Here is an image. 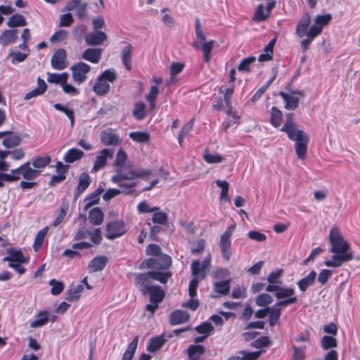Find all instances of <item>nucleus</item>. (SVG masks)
<instances>
[{"instance_id": "nucleus-1", "label": "nucleus", "mask_w": 360, "mask_h": 360, "mask_svg": "<svg viewBox=\"0 0 360 360\" xmlns=\"http://www.w3.org/2000/svg\"><path fill=\"white\" fill-rule=\"evenodd\" d=\"M171 271H149L140 273L135 276L136 285L141 288V292L143 295H148L150 304L146 305V311L153 314L165 297V292L159 285H151V279L166 284L172 277Z\"/></svg>"}, {"instance_id": "nucleus-2", "label": "nucleus", "mask_w": 360, "mask_h": 360, "mask_svg": "<svg viewBox=\"0 0 360 360\" xmlns=\"http://www.w3.org/2000/svg\"><path fill=\"white\" fill-rule=\"evenodd\" d=\"M281 131L287 134L289 139L295 141V148L297 157L304 160L307 155L309 137L302 130L297 129V124L294 119V113L289 112L285 115V122Z\"/></svg>"}, {"instance_id": "nucleus-3", "label": "nucleus", "mask_w": 360, "mask_h": 360, "mask_svg": "<svg viewBox=\"0 0 360 360\" xmlns=\"http://www.w3.org/2000/svg\"><path fill=\"white\" fill-rule=\"evenodd\" d=\"M266 291L275 292V297L280 301L276 302L278 307H287L297 302L298 298L295 290L291 287H283L276 284H269L266 287Z\"/></svg>"}, {"instance_id": "nucleus-4", "label": "nucleus", "mask_w": 360, "mask_h": 360, "mask_svg": "<svg viewBox=\"0 0 360 360\" xmlns=\"http://www.w3.org/2000/svg\"><path fill=\"white\" fill-rule=\"evenodd\" d=\"M131 175L124 169H119L116 171V174L111 177V181L118 185L120 188L121 193L125 195H132L135 192L134 188L137 183L134 181V178H131Z\"/></svg>"}, {"instance_id": "nucleus-5", "label": "nucleus", "mask_w": 360, "mask_h": 360, "mask_svg": "<svg viewBox=\"0 0 360 360\" xmlns=\"http://www.w3.org/2000/svg\"><path fill=\"white\" fill-rule=\"evenodd\" d=\"M117 74L113 69L104 70L96 79L93 86V91L98 96L106 95L110 91L109 82L113 83L117 79Z\"/></svg>"}, {"instance_id": "nucleus-6", "label": "nucleus", "mask_w": 360, "mask_h": 360, "mask_svg": "<svg viewBox=\"0 0 360 360\" xmlns=\"http://www.w3.org/2000/svg\"><path fill=\"white\" fill-rule=\"evenodd\" d=\"M195 39L192 43L191 46L193 48L198 49H202L203 53H211L214 41L210 40L206 41V37L203 33L200 21L198 18L195 20Z\"/></svg>"}, {"instance_id": "nucleus-7", "label": "nucleus", "mask_w": 360, "mask_h": 360, "mask_svg": "<svg viewBox=\"0 0 360 360\" xmlns=\"http://www.w3.org/2000/svg\"><path fill=\"white\" fill-rule=\"evenodd\" d=\"M172 264V257L166 254L158 257H150L145 259L142 265H146L151 271H170L169 269Z\"/></svg>"}, {"instance_id": "nucleus-8", "label": "nucleus", "mask_w": 360, "mask_h": 360, "mask_svg": "<svg viewBox=\"0 0 360 360\" xmlns=\"http://www.w3.org/2000/svg\"><path fill=\"white\" fill-rule=\"evenodd\" d=\"M236 228L235 224L230 225L220 237L219 248L221 257L224 259L229 260L231 255V238Z\"/></svg>"}, {"instance_id": "nucleus-9", "label": "nucleus", "mask_w": 360, "mask_h": 360, "mask_svg": "<svg viewBox=\"0 0 360 360\" xmlns=\"http://www.w3.org/2000/svg\"><path fill=\"white\" fill-rule=\"evenodd\" d=\"M70 69L73 81L77 84H81L86 79V75L90 72L91 67L84 62H79L73 65Z\"/></svg>"}, {"instance_id": "nucleus-10", "label": "nucleus", "mask_w": 360, "mask_h": 360, "mask_svg": "<svg viewBox=\"0 0 360 360\" xmlns=\"http://www.w3.org/2000/svg\"><path fill=\"white\" fill-rule=\"evenodd\" d=\"M105 238L108 240H114L126 233L125 225L122 221H113L108 222L105 226Z\"/></svg>"}, {"instance_id": "nucleus-11", "label": "nucleus", "mask_w": 360, "mask_h": 360, "mask_svg": "<svg viewBox=\"0 0 360 360\" xmlns=\"http://www.w3.org/2000/svg\"><path fill=\"white\" fill-rule=\"evenodd\" d=\"M354 252L350 244L339 234V266L344 262L354 259Z\"/></svg>"}, {"instance_id": "nucleus-12", "label": "nucleus", "mask_w": 360, "mask_h": 360, "mask_svg": "<svg viewBox=\"0 0 360 360\" xmlns=\"http://www.w3.org/2000/svg\"><path fill=\"white\" fill-rule=\"evenodd\" d=\"M330 242L331 244L330 251L333 253V259L327 260L325 264L327 266H338V228L333 227L329 235Z\"/></svg>"}, {"instance_id": "nucleus-13", "label": "nucleus", "mask_w": 360, "mask_h": 360, "mask_svg": "<svg viewBox=\"0 0 360 360\" xmlns=\"http://www.w3.org/2000/svg\"><path fill=\"white\" fill-rule=\"evenodd\" d=\"M51 64L53 69L61 70L67 68V53L65 49H58L52 56Z\"/></svg>"}, {"instance_id": "nucleus-14", "label": "nucleus", "mask_w": 360, "mask_h": 360, "mask_svg": "<svg viewBox=\"0 0 360 360\" xmlns=\"http://www.w3.org/2000/svg\"><path fill=\"white\" fill-rule=\"evenodd\" d=\"M113 157V150L109 148H104L100 151L98 155L96 156L94 163L91 172H97L103 169L107 164L108 158Z\"/></svg>"}, {"instance_id": "nucleus-15", "label": "nucleus", "mask_w": 360, "mask_h": 360, "mask_svg": "<svg viewBox=\"0 0 360 360\" xmlns=\"http://www.w3.org/2000/svg\"><path fill=\"white\" fill-rule=\"evenodd\" d=\"M100 139L104 146H117L122 141V139L114 132L112 128L102 130L100 134Z\"/></svg>"}, {"instance_id": "nucleus-16", "label": "nucleus", "mask_w": 360, "mask_h": 360, "mask_svg": "<svg viewBox=\"0 0 360 360\" xmlns=\"http://www.w3.org/2000/svg\"><path fill=\"white\" fill-rule=\"evenodd\" d=\"M91 177L87 172H82L78 179L77 186L74 192L73 199L76 201L79 197L87 189L91 184Z\"/></svg>"}, {"instance_id": "nucleus-17", "label": "nucleus", "mask_w": 360, "mask_h": 360, "mask_svg": "<svg viewBox=\"0 0 360 360\" xmlns=\"http://www.w3.org/2000/svg\"><path fill=\"white\" fill-rule=\"evenodd\" d=\"M8 256L3 258L4 262H8V263H27L29 259L24 256L21 250H16L11 248L7 249Z\"/></svg>"}, {"instance_id": "nucleus-18", "label": "nucleus", "mask_w": 360, "mask_h": 360, "mask_svg": "<svg viewBox=\"0 0 360 360\" xmlns=\"http://www.w3.org/2000/svg\"><path fill=\"white\" fill-rule=\"evenodd\" d=\"M107 34L103 31H93L87 34L84 38L86 43L90 46L102 44L106 39Z\"/></svg>"}, {"instance_id": "nucleus-19", "label": "nucleus", "mask_w": 360, "mask_h": 360, "mask_svg": "<svg viewBox=\"0 0 360 360\" xmlns=\"http://www.w3.org/2000/svg\"><path fill=\"white\" fill-rule=\"evenodd\" d=\"M108 259L105 256H97L93 258L88 264L89 272L102 271L106 266Z\"/></svg>"}, {"instance_id": "nucleus-20", "label": "nucleus", "mask_w": 360, "mask_h": 360, "mask_svg": "<svg viewBox=\"0 0 360 360\" xmlns=\"http://www.w3.org/2000/svg\"><path fill=\"white\" fill-rule=\"evenodd\" d=\"M6 134L4 136L2 145L7 148H12L19 146L22 141V139L18 134L13 131H6Z\"/></svg>"}, {"instance_id": "nucleus-21", "label": "nucleus", "mask_w": 360, "mask_h": 360, "mask_svg": "<svg viewBox=\"0 0 360 360\" xmlns=\"http://www.w3.org/2000/svg\"><path fill=\"white\" fill-rule=\"evenodd\" d=\"M189 319L188 312L176 309L170 314L169 323L172 326H176L186 322Z\"/></svg>"}, {"instance_id": "nucleus-22", "label": "nucleus", "mask_w": 360, "mask_h": 360, "mask_svg": "<svg viewBox=\"0 0 360 360\" xmlns=\"http://www.w3.org/2000/svg\"><path fill=\"white\" fill-rule=\"evenodd\" d=\"M133 46L131 44L126 43V46L122 49L121 60L125 68L130 71L132 68L131 56Z\"/></svg>"}, {"instance_id": "nucleus-23", "label": "nucleus", "mask_w": 360, "mask_h": 360, "mask_svg": "<svg viewBox=\"0 0 360 360\" xmlns=\"http://www.w3.org/2000/svg\"><path fill=\"white\" fill-rule=\"evenodd\" d=\"M47 89V85L44 80L40 77L37 78V87L29 91L25 95L24 99L27 101L32 98L41 96L45 93Z\"/></svg>"}, {"instance_id": "nucleus-24", "label": "nucleus", "mask_w": 360, "mask_h": 360, "mask_svg": "<svg viewBox=\"0 0 360 360\" xmlns=\"http://www.w3.org/2000/svg\"><path fill=\"white\" fill-rule=\"evenodd\" d=\"M101 55L102 49L89 48L83 52L82 58L92 63H98L101 60Z\"/></svg>"}, {"instance_id": "nucleus-25", "label": "nucleus", "mask_w": 360, "mask_h": 360, "mask_svg": "<svg viewBox=\"0 0 360 360\" xmlns=\"http://www.w3.org/2000/svg\"><path fill=\"white\" fill-rule=\"evenodd\" d=\"M311 22V17L309 13H306L299 20L296 27V34L300 37H303L306 34Z\"/></svg>"}, {"instance_id": "nucleus-26", "label": "nucleus", "mask_w": 360, "mask_h": 360, "mask_svg": "<svg viewBox=\"0 0 360 360\" xmlns=\"http://www.w3.org/2000/svg\"><path fill=\"white\" fill-rule=\"evenodd\" d=\"M17 38V30H6L0 35V44L3 46H6L11 43L15 42Z\"/></svg>"}, {"instance_id": "nucleus-27", "label": "nucleus", "mask_w": 360, "mask_h": 360, "mask_svg": "<svg viewBox=\"0 0 360 360\" xmlns=\"http://www.w3.org/2000/svg\"><path fill=\"white\" fill-rule=\"evenodd\" d=\"M20 169H22V177L27 181L34 180L40 174L39 170L32 169L30 167V162L29 161L21 165Z\"/></svg>"}, {"instance_id": "nucleus-28", "label": "nucleus", "mask_w": 360, "mask_h": 360, "mask_svg": "<svg viewBox=\"0 0 360 360\" xmlns=\"http://www.w3.org/2000/svg\"><path fill=\"white\" fill-rule=\"evenodd\" d=\"M84 156V153L82 150L72 148L69 149L63 156V160L68 164L73 163L82 159Z\"/></svg>"}, {"instance_id": "nucleus-29", "label": "nucleus", "mask_w": 360, "mask_h": 360, "mask_svg": "<svg viewBox=\"0 0 360 360\" xmlns=\"http://www.w3.org/2000/svg\"><path fill=\"white\" fill-rule=\"evenodd\" d=\"M49 320V312L46 310L39 311L36 314L35 319L30 323V327L32 328L41 327L47 323Z\"/></svg>"}, {"instance_id": "nucleus-30", "label": "nucleus", "mask_w": 360, "mask_h": 360, "mask_svg": "<svg viewBox=\"0 0 360 360\" xmlns=\"http://www.w3.org/2000/svg\"><path fill=\"white\" fill-rule=\"evenodd\" d=\"M165 342L166 339L164 338V334L151 338L148 341L147 350L150 352H155L165 345Z\"/></svg>"}, {"instance_id": "nucleus-31", "label": "nucleus", "mask_w": 360, "mask_h": 360, "mask_svg": "<svg viewBox=\"0 0 360 360\" xmlns=\"http://www.w3.org/2000/svg\"><path fill=\"white\" fill-rule=\"evenodd\" d=\"M279 95L282 97L285 102V109L288 110H294L298 107L300 103V99L298 97L292 96L283 91H281Z\"/></svg>"}, {"instance_id": "nucleus-32", "label": "nucleus", "mask_w": 360, "mask_h": 360, "mask_svg": "<svg viewBox=\"0 0 360 360\" xmlns=\"http://www.w3.org/2000/svg\"><path fill=\"white\" fill-rule=\"evenodd\" d=\"M316 277V273L311 271L306 277L300 279L297 282V285L300 291L305 292L309 286L314 284Z\"/></svg>"}, {"instance_id": "nucleus-33", "label": "nucleus", "mask_w": 360, "mask_h": 360, "mask_svg": "<svg viewBox=\"0 0 360 360\" xmlns=\"http://www.w3.org/2000/svg\"><path fill=\"white\" fill-rule=\"evenodd\" d=\"M89 220L92 225H101L103 221V213L100 207H96L89 211Z\"/></svg>"}, {"instance_id": "nucleus-34", "label": "nucleus", "mask_w": 360, "mask_h": 360, "mask_svg": "<svg viewBox=\"0 0 360 360\" xmlns=\"http://www.w3.org/2000/svg\"><path fill=\"white\" fill-rule=\"evenodd\" d=\"M139 342V336H135L131 342L128 345L127 348L122 355L121 360H132L137 349Z\"/></svg>"}, {"instance_id": "nucleus-35", "label": "nucleus", "mask_w": 360, "mask_h": 360, "mask_svg": "<svg viewBox=\"0 0 360 360\" xmlns=\"http://www.w3.org/2000/svg\"><path fill=\"white\" fill-rule=\"evenodd\" d=\"M283 120V112L276 106H273L271 109L270 120L271 124L277 128L281 126Z\"/></svg>"}, {"instance_id": "nucleus-36", "label": "nucleus", "mask_w": 360, "mask_h": 360, "mask_svg": "<svg viewBox=\"0 0 360 360\" xmlns=\"http://www.w3.org/2000/svg\"><path fill=\"white\" fill-rule=\"evenodd\" d=\"M283 307L276 306V303L271 308L269 312V323L271 327H274L279 323V319L281 314V308Z\"/></svg>"}, {"instance_id": "nucleus-37", "label": "nucleus", "mask_w": 360, "mask_h": 360, "mask_svg": "<svg viewBox=\"0 0 360 360\" xmlns=\"http://www.w3.org/2000/svg\"><path fill=\"white\" fill-rule=\"evenodd\" d=\"M205 269H202L201 263L199 260L193 261L191 263V272L193 278L198 279H204L206 276Z\"/></svg>"}, {"instance_id": "nucleus-38", "label": "nucleus", "mask_w": 360, "mask_h": 360, "mask_svg": "<svg viewBox=\"0 0 360 360\" xmlns=\"http://www.w3.org/2000/svg\"><path fill=\"white\" fill-rule=\"evenodd\" d=\"M235 91V84H229L227 88L221 86L219 89L221 94H224V101L226 107L231 106V98Z\"/></svg>"}, {"instance_id": "nucleus-39", "label": "nucleus", "mask_w": 360, "mask_h": 360, "mask_svg": "<svg viewBox=\"0 0 360 360\" xmlns=\"http://www.w3.org/2000/svg\"><path fill=\"white\" fill-rule=\"evenodd\" d=\"M128 172L131 175V178L138 179L141 178L144 180H148L149 176L152 174L153 170L151 169H143V168H137V169H130Z\"/></svg>"}, {"instance_id": "nucleus-40", "label": "nucleus", "mask_w": 360, "mask_h": 360, "mask_svg": "<svg viewBox=\"0 0 360 360\" xmlns=\"http://www.w3.org/2000/svg\"><path fill=\"white\" fill-rule=\"evenodd\" d=\"M227 108L228 110L226 111V114L231 117L230 119H227L224 121L222 124L223 128L225 131H227L229 128L236 124L237 121L239 120V116L237 115L236 112L232 109L231 106Z\"/></svg>"}, {"instance_id": "nucleus-41", "label": "nucleus", "mask_w": 360, "mask_h": 360, "mask_svg": "<svg viewBox=\"0 0 360 360\" xmlns=\"http://www.w3.org/2000/svg\"><path fill=\"white\" fill-rule=\"evenodd\" d=\"M195 119L192 118L188 122L185 124L180 129L178 135V141L180 146H182L184 139L188 135V134L193 129L194 126Z\"/></svg>"}, {"instance_id": "nucleus-42", "label": "nucleus", "mask_w": 360, "mask_h": 360, "mask_svg": "<svg viewBox=\"0 0 360 360\" xmlns=\"http://www.w3.org/2000/svg\"><path fill=\"white\" fill-rule=\"evenodd\" d=\"M205 352V348L201 345H191L188 348V356L189 359L201 358Z\"/></svg>"}, {"instance_id": "nucleus-43", "label": "nucleus", "mask_w": 360, "mask_h": 360, "mask_svg": "<svg viewBox=\"0 0 360 360\" xmlns=\"http://www.w3.org/2000/svg\"><path fill=\"white\" fill-rule=\"evenodd\" d=\"M69 209V202L66 200L62 202L60 206L59 213L53 222V226H58L65 219Z\"/></svg>"}, {"instance_id": "nucleus-44", "label": "nucleus", "mask_w": 360, "mask_h": 360, "mask_svg": "<svg viewBox=\"0 0 360 360\" xmlns=\"http://www.w3.org/2000/svg\"><path fill=\"white\" fill-rule=\"evenodd\" d=\"M68 79V74L63 72L61 74L48 73L47 81L49 83L59 84L60 86L63 83H65Z\"/></svg>"}, {"instance_id": "nucleus-45", "label": "nucleus", "mask_w": 360, "mask_h": 360, "mask_svg": "<svg viewBox=\"0 0 360 360\" xmlns=\"http://www.w3.org/2000/svg\"><path fill=\"white\" fill-rule=\"evenodd\" d=\"M51 162V158L49 155L44 156H39L35 158L32 161L33 167L37 169H42L46 167Z\"/></svg>"}, {"instance_id": "nucleus-46", "label": "nucleus", "mask_w": 360, "mask_h": 360, "mask_svg": "<svg viewBox=\"0 0 360 360\" xmlns=\"http://www.w3.org/2000/svg\"><path fill=\"white\" fill-rule=\"evenodd\" d=\"M146 104L143 102H137L134 104L132 115L137 120H142L146 117Z\"/></svg>"}, {"instance_id": "nucleus-47", "label": "nucleus", "mask_w": 360, "mask_h": 360, "mask_svg": "<svg viewBox=\"0 0 360 360\" xmlns=\"http://www.w3.org/2000/svg\"><path fill=\"white\" fill-rule=\"evenodd\" d=\"M48 231L49 227L45 226L37 233L33 244V249L35 252H37L41 248Z\"/></svg>"}, {"instance_id": "nucleus-48", "label": "nucleus", "mask_w": 360, "mask_h": 360, "mask_svg": "<svg viewBox=\"0 0 360 360\" xmlns=\"http://www.w3.org/2000/svg\"><path fill=\"white\" fill-rule=\"evenodd\" d=\"M214 291L220 295H228L230 291V280L216 282L214 284Z\"/></svg>"}, {"instance_id": "nucleus-49", "label": "nucleus", "mask_w": 360, "mask_h": 360, "mask_svg": "<svg viewBox=\"0 0 360 360\" xmlns=\"http://www.w3.org/2000/svg\"><path fill=\"white\" fill-rule=\"evenodd\" d=\"M7 25L10 27L25 26L27 21L23 15L20 14H14L8 20Z\"/></svg>"}, {"instance_id": "nucleus-50", "label": "nucleus", "mask_w": 360, "mask_h": 360, "mask_svg": "<svg viewBox=\"0 0 360 360\" xmlns=\"http://www.w3.org/2000/svg\"><path fill=\"white\" fill-rule=\"evenodd\" d=\"M129 137L138 143H146L150 140V134L146 131H133L129 134Z\"/></svg>"}, {"instance_id": "nucleus-51", "label": "nucleus", "mask_w": 360, "mask_h": 360, "mask_svg": "<svg viewBox=\"0 0 360 360\" xmlns=\"http://www.w3.org/2000/svg\"><path fill=\"white\" fill-rule=\"evenodd\" d=\"M153 212V214L152 217V221L154 224H161V225L167 224V223L168 221V216L165 212L160 211V209L159 210V211H155Z\"/></svg>"}, {"instance_id": "nucleus-52", "label": "nucleus", "mask_w": 360, "mask_h": 360, "mask_svg": "<svg viewBox=\"0 0 360 360\" xmlns=\"http://www.w3.org/2000/svg\"><path fill=\"white\" fill-rule=\"evenodd\" d=\"M269 15L266 11L264 12V7L263 4H259L256 9L252 20L256 22H262L266 20L269 18Z\"/></svg>"}, {"instance_id": "nucleus-53", "label": "nucleus", "mask_w": 360, "mask_h": 360, "mask_svg": "<svg viewBox=\"0 0 360 360\" xmlns=\"http://www.w3.org/2000/svg\"><path fill=\"white\" fill-rule=\"evenodd\" d=\"M53 108L60 112H63L69 118L71 125L73 126L75 123V112L72 109H69L60 103H56Z\"/></svg>"}, {"instance_id": "nucleus-54", "label": "nucleus", "mask_w": 360, "mask_h": 360, "mask_svg": "<svg viewBox=\"0 0 360 360\" xmlns=\"http://www.w3.org/2000/svg\"><path fill=\"white\" fill-rule=\"evenodd\" d=\"M255 60L256 58L255 56L244 58L238 66V70L250 72L251 71L250 65L255 63Z\"/></svg>"}, {"instance_id": "nucleus-55", "label": "nucleus", "mask_w": 360, "mask_h": 360, "mask_svg": "<svg viewBox=\"0 0 360 360\" xmlns=\"http://www.w3.org/2000/svg\"><path fill=\"white\" fill-rule=\"evenodd\" d=\"M127 158V155L126 152L120 148L116 155V158L115 160V165L117 167V171L119 169H124V165L126 162Z\"/></svg>"}, {"instance_id": "nucleus-56", "label": "nucleus", "mask_w": 360, "mask_h": 360, "mask_svg": "<svg viewBox=\"0 0 360 360\" xmlns=\"http://www.w3.org/2000/svg\"><path fill=\"white\" fill-rule=\"evenodd\" d=\"M92 242L95 245H99L101 243L103 237L101 229L95 228L91 231H89L88 236Z\"/></svg>"}, {"instance_id": "nucleus-57", "label": "nucleus", "mask_w": 360, "mask_h": 360, "mask_svg": "<svg viewBox=\"0 0 360 360\" xmlns=\"http://www.w3.org/2000/svg\"><path fill=\"white\" fill-rule=\"evenodd\" d=\"M273 302V299L269 294L262 293L259 295L255 300L256 304L259 307H267Z\"/></svg>"}, {"instance_id": "nucleus-58", "label": "nucleus", "mask_w": 360, "mask_h": 360, "mask_svg": "<svg viewBox=\"0 0 360 360\" xmlns=\"http://www.w3.org/2000/svg\"><path fill=\"white\" fill-rule=\"evenodd\" d=\"M49 285L51 286V292L53 295L60 294L64 290V284L61 281H58L56 279L49 281Z\"/></svg>"}, {"instance_id": "nucleus-59", "label": "nucleus", "mask_w": 360, "mask_h": 360, "mask_svg": "<svg viewBox=\"0 0 360 360\" xmlns=\"http://www.w3.org/2000/svg\"><path fill=\"white\" fill-rule=\"evenodd\" d=\"M99 192H93L90 193L86 198L85 201L86 203L84 205V209L87 210L92 205L97 204L99 202Z\"/></svg>"}, {"instance_id": "nucleus-60", "label": "nucleus", "mask_w": 360, "mask_h": 360, "mask_svg": "<svg viewBox=\"0 0 360 360\" xmlns=\"http://www.w3.org/2000/svg\"><path fill=\"white\" fill-rule=\"evenodd\" d=\"M293 354L291 360H304L306 357L305 347L292 345Z\"/></svg>"}, {"instance_id": "nucleus-61", "label": "nucleus", "mask_w": 360, "mask_h": 360, "mask_svg": "<svg viewBox=\"0 0 360 360\" xmlns=\"http://www.w3.org/2000/svg\"><path fill=\"white\" fill-rule=\"evenodd\" d=\"M137 210L140 213H150L155 211H159V207H150L149 204L146 201H141L137 206Z\"/></svg>"}, {"instance_id": "nucleus-62", "label": "nucleus", "mask_w": 360, "mask_h": 360, "mask_svg": "<svg viewBox=\"0 0 360 360\" xmlns=\"http://www.w3.org/2000/svg\"><path fill=\"white\" fill-rule=\"evenodd\" d=\"M337 341L336 339L328 336L324 335L321 340V346L324 349H328L332 347H336Z\"/></svg>"}, {"instance_id": "nucleus-63", "label": "nucleus", "mask_w": 360, "mask_h": 360, "mask_svg": "<svg viewBox=\"0 0 360 360\" xmlns=\"http://www.w3.org/2000/svg\"><path fill=\"white\" fill-rule=\"evenodd\" d=\"M214 328L210 323L205 322L198 326L195 328V330L200 334H204L208 336L209 333L213 330Z\"/></svg>"}, {"instance_id": "nucleus-64", "label": "nucleus", "mask_w": 360, "mask_h": 360, "mask_svg": "<svg viewBox=\"0 0 360 360\" xmlns=\"http://www.w3.org/2000/svg\"><path fill=\"white\" fill-rule=\"evenodd\" d=\"M147 255L158 257L162 255L161 248L157 244H149L146 248Z\"/></svg>"}]
</instances>
